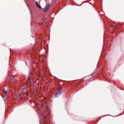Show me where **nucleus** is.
<instances>
[{"mask_svg":"<svg viewBox=\"0 0 124 124\" xmlns=\"http://www.w3.org/2000/svg\"><path fill=\"white\" fill-rule=\"evenodd\" d=\"M36 4L37 7H38L40 9L41 8L40 6V5L38 4V3L37 2H36Z\"/></svg>","mask_w":124,"mask_h":124,"instance_id":"20e7f679","label":"nucleus"},{"mask_svg":"<svg viewBox=\"0 0 124 124\" xmlns=\"http://www.w3.org/2000/svg\"><path fill=\"white\" fill-rule=\"evenodd\" d=\"M62 89V87H60L58 88L57 89V91L56 93L55 94V97H58L62 93V91L61 90Z\"/></svg>","mask_w":124,"mask_h":124,"instance_id":"f257e3e1","label":"nucleus"},{"mask_svg":"<svg viewBox=\"0 0 124 124\" xmlns=\"http://www.w3.org/2000/svg\"><path fill=\"white\" fill-rule=\"evenodd\" d=\"M9 66H10V64H9Z\"/></svg>","mask_w":124,"mask_h":124,"instance_id":"6e6552de","label":"nucleus"},{"mask_svg":"<svg viewBox=\"0 0 124 124\" xmlns=\"http://www.w3.org/2000/svg\"><path fill=\"white\" fill-rule=\"evenodd\" d=\"M113 25L114 26H114H115V25Z\"/></svg>","mask_w":124,"mask_h":124,"instance_id":"0eeeda50","label":"nucleus"},{"mask_svg":"<svg viewBox=\"0 0 124 124\" xmlns=\"http://www.w3.org/2000/svg\"><path fill=\"white\" fill-rule=\"evenodd\" d=\"M44 120H45V121H46V119L45 118L44 119Z\"/></svg>","mask_w":124,"mask_h":124,"instance_id":"423d86ee","label":"nucleus"},{"mask_svg":"<svg viewBox=\"0 0 124 124\" xmlns=\"http://www.w3.org/2000/svg\"><path fill=\"white\" fill-rule=\"evenodd\" d=\"M5 87H4L3 88L2 90L3 92L5 93H6L7 92V91L6 90V89H5Z\"/></svg>","mask_w":124,"mask_h":124,"instance_id":"39448f33","label":"nucleus"},{"mask_svg":"<svg viewBox=\"0 0 124 124\" xmlns=\"http://www.w3.org/2000/svg\"><path fill=\"white\" fill-rule=\"evenodd\" d=\"M9 79L11 80V82H13L14 81V79L13 77H12V76L11 75Z\"/></svg>","mask_w":124,"mask_h":124,"instance_id":"7ed1b4c3","label":"nucleus"},{"mask_svg":"<svg viewBox=\"0 0 124 124\" xmlns=\"http://www.w3.org/2000/svg\"><path fill=\"white\" fill-rule=\"evenodd\" d=\"M50 6L49 3H47L46 4V6L45 8H44L43 9V11L46 12L47 11L49 8Z\"/></svg>","mask_w":124,"mask_h":124,"instance_id":"f03ea898","label":"nucleus"}]
</instances>
